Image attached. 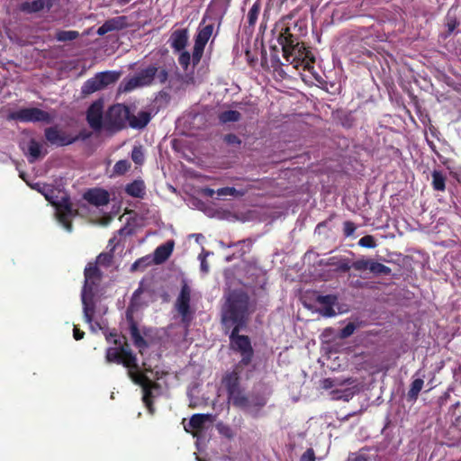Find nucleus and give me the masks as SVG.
<instances>
[{
  "label": "nucleus",
  "mask_w": 461,
  "mask_h": 461,
  "mask_svg": "<svg viewBox=\"0 0 461 461\" xmlns=\"http://www.w3.org/2000/svg\"><path fill=\"white\" fill-rule=\"evenodd\" d=\"M249 296L242 293H232V350L241 357L240 365L248 366L253 357V348L249 337L238 335L237 332L241 327L249 314Z\"/></svg>",
  "instance_id": "obj_1"
},
{
  "label": "nucleus",
  "mask_w": 461,
  "mask_h": 461,
  "mask_svg": "<svg viewBox=\"0 0 461 461\" xmlns=\"http://www.w3.org/2000/svg\"><path fill=\"white\" fill-rule=\"evenodd\" d=\"M117 348H108L105 358L107 362L122 364L129 369H138L137 358L131 352L129 344L125 341Z\"/></svg>",
  "instance_id": "obj_2"
},
{
  "label": "nucleus",
  "mask_w": 461,
  "mask_h": 461,
  "mask_svg": "<svg viewBox=\"0 0 461 461\" xmlns=\"http://www.w3.org/2000/svg\"><path fill=\"white\" fill-rule=\"evenodd\" d=\"M130 107L122 104H113L106 113L104 126L107 130L120 131L126 127L130 119Z\"/></svg>",
  "instance_id": "obj_3"
},
{
  "label": "nucleus",
  "mask_w": 461,
  "mask_h": 461,
  "mask_svg": "<svg viewBox=\"0 0 461 461\" xmlns=\"http://www.w3.org/2000/svg\"><path fill=\"white\" fill-rule=\"evenodd\" d=\"M191 287L186 281L182 282L180 293L176 300L175 308L181 317V322L188 328L194 318V312L190 308L191 302Z\"/></svg>",
  "instance_id": "obj_4"
},
{
  "label": "nucleus",
  "mask_w": 461,
  "mask_h": 461,
  "mask_svg": "<svg viewBox=\"0 0 461 461\" xmlns=\"http://www.w3.org/2000/svg\"><path fill=\"white\" fill-rule=\"evenodd\" d=\"M157 72L158 68L156 66H149L140 70L136 76L124 79L120 86V89L122 92L128 93L137 87L150 86L156 77Z\"/></svg>",
  "instance_id": "obj_5"
},
{
  "label": "nucleus",
  "mask_w": 461,
  "mask_h": 461,
  "mask_svg": "<svg viewBox=\"0 0 461 461\" xmlns=\"http://www.w3.org/2000/svg\"><path fill=\"white\" fill-rule=\"evenodd\" d=\"M9 120H14L22 122H45L50 123L52 116L46 111L37 107L22 108L8 115Z\"/></svg>",
  "instance_id": "obj_6"
},
{
  "label": "nucleus",
  "mask_w": 461,
  "mask_h": 461,
  "mask_svg": "<svg viewBox=\"0 0 461 461\" xmlns=\"http://www.w3.org/2000/svg\"><path fill=\"white\" fill-rule=\"evenodd\" d=\"M44 137L50 146L65 147L75 143V139H72V133L64 131L59 125L46 128L44 130Z\"/></svg>",
  "instance_id": "obj_7"
},
{
  "label": "nucleus",
  "mask_w": 461,
  "mask_h": 461,
  "mask_svg": "<svg viewBox=\"0 0 461 461\" xmlns=\"http://www.w3.org/2000/svg\"><path fill=\"white\" fill-rule=\"evenodd\" d=\"M142 389V402L147 407L149 413L153 415L155 413L154 399L161 394V386L158 383L150 381L143 384Z\"/></svg>",
  "instance_id": "obj_8"
},
{
  "label": "nucleus",
  "mask_w": 461,
  "mask_h": 461,
  "mask_svg": "<svg viewBox=\"0 0 461 461\" xmlns=\"http://www.w3.org/2000/svg\"><path fill=\"white\" fill-rule=\"evenodd\" d=\"M85 282L82 291H95L102 279V272L95 263L89 262L84 271Z\"/></svg>",
  "instance_id": "obj_9"
},
{
  "label": "nucleus",
  "mask_w": 461,
  "mask_h": 461,
  "mask_svg": "<svg viewBox=\"0 0 461 461\" xmlns=\"http://www.w3.org/2000/svg\"><path fill=\"white\" fill-rule=\"evenodd\" d=\"M103 103L98 100L94 102L86 112V121L95 131H100L103 127Z\"/></svg>",
  "instance_id": "obj_10"
},
{
  "label": "nucleus",
  "mask_w": 461,
  "mask_h": 461,
  "mask_svg": "<svg viewBox=\"0 0 461 461\" xmlns=\"http://www.w3.org/2000/svg\"><path fill=\"white\" fill-rule=\"evenodd\" d=\"M277 41L282 47L284 57L289 60V57L299 45L297 39L290 33L289 28H285L278 35Z\"/></svg>",
  "instance_id": "obj_11"
},
{
  "label": "nucleus",
  "mask_w": 461,
  "mask_h": 461,
  "mask_svg": "<svg viewBox=\"0 0 461 461\" xmlns=\"http://www.w3.org/2000/svg\"><path fill=\"white\" fill-rule=\"evenodd\" d=\"M210 414H194L187 424H184L185 430L194 437H198L204 429L205 423L210 420Z\"/></svg>",
  "instance_id": "obj_12"
},
{
  "label": "nucleus",
  "mask_w": 461,
  "mask_h": 461,
  "mask_svg": "<svg viewBox=\"0 0 461 461\" xmlns=\"http://www.w3.org/2000/svg\"><path fill=\"white\" fill-rule=\"evenodd\" d=\"M316 303L320 305L317 310L322 316L332 317L336 315L334 307L337 305L338 297L334 294L318 295Z\"/></svg>",
  "instance_id": "obj_13"
},
{
  "label": "nucleus",
  "mask_w": 461,
  "mask_h": 461,
  "mask_svg": "<svg viewBox=\"0 0 461 461\" xmlns=\"http://www.w3.org/2000/svg\"><path fill=\"white\" fill-rule=\"evenodd\" d=\"M95 291H82L81 300L83 304V313L86 322L92 324L95 312Z\"/></svg>",
  "instance_id": "obj_14"
},
{
  "label": "nucleus",
  "mask_w": 461,
  "mask_h": 461,
  "mask_svg": "<svg viewBox=\"0 0 461 461\" xmlns=\"http://www.w3.org/2000/svg\"><path fill=\"white\" fill-rule=\"evenodd\" d=\"M84 199L95 206H103L109 203L110 194L106 190L92 188L84 194Z\"/></svg>",
  "instance_id": "obj_15"
},
{
  "label": "nucleus",
  "mask_w": 461,
  "mask_h": 461,
  "mask_svg": "<svg viewBox=\"0 0 461 461\" xmlns=\"http://www.w3.org/2000/svg\"><path fill=\"white\" fill-rule=\"evenodd\" d=\"M59 211V221L63 224V226L68 230H72V223L69 218L74 215V211L72 208V203L69 202L68 198L63 199L59 204L58 205Z\"/></svg>",
  "instance_id": "obj_16"
},
{
  "label": "nucleus",
  "mask_w": 461,
  "mask_h": 461,
  "mask_svg": "<svg viewBox=\"0 0 461 461\" xmlns=\"http://www.w3.org/2000/svg\"><path fill=\"white\" fill-rule=\"evenodd\" d=\"M188 38L187 29H177L172 32L168 41L175 51H181L186 47Z\"/></svg>",
  "instance_id": "obj_17"
},
{
  "label": "nucleus",
  "mask_w": 461,
  "mask_h": 461,
  "mask_svg": "<svg viewBox=\"0 0 461 461\" xmlns=\"http://www.w3.org/2000/svg\"><path fill=\"white\" fill-rule=\"evenodd\" d=\"M127 321L129 322L130 326V333L133 341V344L136 348H148L147 341L143 339L141 336L137 322L134 321L133 317L131 315H129L127 313Z\"/></svg>",
  "instance_id": "obj_18"
},
{
  "label": "nucleus",
  "mask_w": 461,
  "mask_h": 461,
  "mask_svg": "<svg viewBox=\"0 0 461 461\" xmlns=\"http://www.w3.org/2000/svg\"><path fill=\"white\" fill-rule=\"evenodd\" d=\"M224 303L221 307V322L228 333L230 329V287H225L223 294Z\"/></svg>",
  "instance_id": "obj_19"
},
{
  "label": "nucleus",
  "mask_w": 461,
  "mask_h": 461,
  "mask_svg": "<svg viewBox=\"0 0 461 461\" xmlns=\"http://www.w3.org/2000/svg\"><path fill=\"white\" fill-rule=\"evenodd\" d=\"M151 120V113L145 111H140L137 115L130 112L129 125L132 129H143Z\"/></svg>",
  "instance_id": "obj_20"
},
{
  "label": "nucleus",
  "mask_w": 461,
  "mask_h": 461,
  "mask_svg": "<svg viewBox=\"0 0 461 461\" xmlns=\"http://www.w3.org/2000/svg\"><path fill=\"white\" fill-rule=\"evenodd\" d=\"M174 248V242L168 241L158 246L154 251V261L157 264L165 262L171 255Z\"/></svg>",
  "instance_id": "obj_21"
},
{
  "label": "nucleus",
  "mask_w": 461,
  "mask_h": 461,
  "mask_svg": "<svg viewBox=\"0 0 461 461\" xmlns=\"http://www.w3.org/2000/svg\"><path fill=\"white\" fill-rule=\"evenodd\" d=\"M145 188L143 180L137 179L126 185L125 192L131 197L143 198L146 194Z\"/></svg>",
  "instance_id": "obj_22"
},
{
  "label": "nucleus",
  "mask_w": 461,
  "mask_h": 461,
  "mask_svg": "<svg viewBox=\"0 0 461 461\" xmlns=\"http://www.w3.org/2000/svg\"><path fill=\"white\" fill-rule=\"evenodd\" d=\"M122 20H124V17H116L107 20L98 28L97 34L103 36L110 32L122 29Z\"/></svg>",
  "instance_id": "obj_23"
},
{
  "label": "nucleus",
  "mask_w": 461,
  "mask_h": 461,
  "mask_svg": "<svg viewBox=\"0 0 461 461\" xmlns=\"http://www.w3.org/2000/svg\"><path fill=\"white\" fill-rule=\"evenodd\" d=\"M213 24H204V21L200 25L198 29V32L195 36L194 43L202 45L205 47L208 42L210 37L212 34Z\"/></svg>",
  "instance_id": "obj_24"
},
{
  "label": "nucleus",
  "mask_w": 461,
  "mask_h": 461,
  "mask_svg": "<svg viewBox=\"0 0 461 461\" xmlns=\"http://www.w3.org/2000/svg\"><path fill=\"white\" fill-rule=\"evenodd\" d=\"M102 89H104L102 82H100L99 77L97 76V74H95V77L87 79L84 83L82 86V93L84 95H90Z\"/></svg>",
  "instance_id": "obj_25"
},
{
  "label": "nucleus",
  "mask_w": 461,
  "mask_h": 461,
  "mask_svg": "<svg viewBox=\"0 0 461 461\" xmlns=\"http://www.w3.org/2000/svg\"><path fill=\"white\" fill-rule=\"evenodd\" d=\"M46 4L47 0L26 1L21 5V10L28 14L37 13L43 10Z\"/></svg>",
  "instance_id": "obj_26"
},
{
  "label": "nucleus",
  "mask_w": 461,
  "mask_h": 461,
  "mask_svg": "<svg viewBox=\"0 0 461 461\" xmlns=\"http://www.w3.org/2000/svg\"><path fill=\"white\" fill-rule=\"evenodd\" d=\"M97 76L104 88L109 85L115 83L120 77V73L115 71H104L97 73Z\"/></svg>",
  "instance_id": "obj_27"
},
{
  "label": "nucleus",
  "mask_w": 461,
  "mask_h": 461,
  "mask_svg": "<svg viewBox=\"0 0 461 461\" xmlns=\"http://www.w3.org/2000/svg\"><path fill=\"white\" fill-rule=\"evenodd\" d=\"M424 384V381L421 377L414 379L411 384V388L408 392V398L410 400H416L420 392L421 391Z\"/></svg>",
  "instance_id": "obj_28"
},
{
  "label": "nucleus",
  "mask_w": 461,
  "mask_h": 461,
  "mask_svg": "<svg viewBox=\"0 0 461 461\" xmlns=\"http://www.w3.org/2000/svg\"><path fill=\"white\" fill-rule=\"evenodd\" d=\"M28 152L30 157L32 158V159H29V161H35L41 155V145L34 139H32L28 144Z\"/></svg>",
  "instance_id": "obj_29"
},
{
  "label": "nucleus",
  "mask_w": 461,
  "mask_h": 461,
  "mask_svg": "<svg viewBox=\"0 0 461 461\" xmlns=\"http://www.w3.org/2000/svg\"><path fill=\"white\" fill-rule=\"evenodd\" d=\"M79 37V32L77 31H58L56 32L55 38L58 41H71Z\"/></svg>",
  "instance_id": "obj_30"
},
{
  "label": "nucleus",
  "mask_w": 461,
  "mask_h": 461,
  "mask_svg": "<svg viewBox=\"0 0 461 461\" xmlns=\"http://www.w3.org/2000/svg\"><path fill=\"white\" fill-rule=\"evenodd\" d=\"M370 272H372L375 275H384L387 276L391 274V268L387 266L381 264L379 262L374 261L371 259L370 264Z\"/></svg>",
  "instance_id": "obj_31"
},
{
  "label": "nucleus",
  "mask_w": 461,
  "mask_h": 461,
  "mask_svg": "<svg viewBox=\"0 0 461 461\" xmlns=\"http://www.w3.org/2000/svg\"><path fill=\"white\" fill-rule=\"evenodd\" d=\"M131 168V163L127 159H121L115 163L113 168L114 176H122Z\"/></svg>",
  "instance_id": "obj_32"
},
{
  "label": "nucleus",
  "mask_w": 461,
  "mask_h": 461,
  "mask_svg": "<svg viewBox=\"0 0 461 461\" xmlns=\"http://www.w3.org/2000/svg\"><path fill=\"white\" fill-rule=\"evenodd\" d=\"M202 194L204 196L211 197V198H212L215 194H217V196L230 195V186L222 187V188L218 189L217 191H215L212 188L205 187V188L202 189Z\"/></svg>",
  "instance_id": "obj_33"
},
{
  "label": "nucleus",
  "mask_w": 461,
  "mask_h": 461,
  "mask_svg": "<svg viewBox=\"0 0 461 461\" xmlns=\"http://www.w3.org/2000/svg\"><path fill=\"white\" fill-rule=\"evenodd\" d=\"M236 374H237L236 371H232V381L234 380V378H235L234 375ZM235 393H236V388H235L234 383L232 382V391H231L232 402L239 406L249 407V403L250 402V401L249 399H247L246 397L236 396Z\"/></svg>",
  "instance_id": "obj_34"
},
{
  "label": "nucleus",
  "mask_w": 461,
  "mask_h": 461,
  "mask_svg": "<svg viewBox=\"0 0 461 461\" xmlns=\"http://www.w3.org/2000/svg\"><path fill=\"white\" fill-rule=\"evenodd\" d=\"M113 259V250L111 249L110 252H103L98 255L96 258L95 264H99L100 266L108 267L112 265Z\"/></svg>",
  "instance_id": "obj_35"
},
{
  "label": "nucleus",
  "mask_w": 461,
  "mask_h": 461,
  "mask_svg": "<svg viewBox=\"0 0 461 461\" xmlns=\"http://www.w3.org/2000/svg\"><path fill=\"white\" fill-rule=\"evenodd\" d=\"M432 185L435 190L444 191L445 190V177L438 171L432 173Z\"/></svg>",
  "instance_id": "obj_36"
},
{
  "label": "nucleus",
  "mask_w": 461,
  "mask_h": 461,
  "mask_svg": "<svg viewBox=\"0 0 461 461\" xmlns=\"http://www.w3.org/2000/svg\"><path fill=\"white\" fill-rule=\"evenodd\" d=\"M131 159L136 165L141 166L145 161V156L141 146H134L131 150Z\"/></svg>",
  "instance_id": "obj_37"
},
{
  "label": "nucleus",
  "mask_w": 461,
  "mask_h": 461,
  "mask_svg": "<svg viewBox=\"0 0 461 461\" xmlns=\"http://www.w3.org/2000/svg\"><path fill=\"white\" fill-rule=\"evenodd\" d=\"M343 384H351L352 381L350 379H347V380H344L343 382H341L338 378H334V379L327 378L322 381V387L324 389H331V388H335L339 385H341Z\"/></svg>",
  "instance_id": "obj_38"
},
{
  "label": "nucleus",
  "mask_w": 461,
  "mask_h": 461,
  "mask_svg": "<svg viewBox=\"0 0 461 461\" xmlns=\"http://www.w3.org/2000/svg\"><path fill=\"white\" fill-rule=\"evenodd\" d=\"M259 13H260V6L258 4L256 3L249 9L248 15H247V20L250 26H253L257 23Z\"/></svg>",
  "instance_id": "obj_39"
},
{
  "label": "nucleus",
  "mask_w": 461,
  "mask_h": 461,
  "mask_svg": "<svg viewBox=\"0 0 461 461\" xmlns=\"http://www.w3.org/2000/svg\"><path fill=\"white\" fill-rule=\"evenodd\" d=\"M129 375L130 377L131 378V380L136 384H139L141 386V388L143 387V384H148L149 382H150L151 380L147 376L145 375L144 374H141V373H134L132 372L131 369L129 370Z\"/></svg>",
  "instance_id": "obj_40"
},
{
  "label": "nucleus",
  "mask_w": 461,
  "mask_h": 461,
  "mask_svg": "<svg viewBox=\"0 0 461 461\" xmlns=\"http://www.w3.org/2000/svg\"><path fill=\"white\" fill-rule=\"evenodd\" d=\"M203 50V46L194 43L193 54L191 56V59L193 61L194 66L197 65L200 62Z\"/></svg>",
  "instance_id": "obj_41"
},
{
  "label": "nucleus",
  "mask_w": 461,
  "mask_h": 461,
  "mask_svg": "<svg viewBox=\"0 0 461 461\" xmlns=\"http://www.w3.org/2000/svg\"><path fill=\"white\" fill-rule=\"evenodd\" d=\"M371 259L360 258L352 263V267L357 271L370 269Z\"/></svg>",
  "instance_id": "obj_42"
},
{
  "label": "nucleus",
  "mask_w": 461,
  "mask_h": 461,
  "mask_svg": "<svg viewBox=\"0 0 461 461\" xmlns=\"http://www.w3.org/2000/svg\"><path fill=\"white\" fill-rule=\"evenodd\" d=\"M358 245L363 248L374 249L376 247V242L373 236L366 235L358 240Z\"/></svg>",
  "instance_id": "obj_43"
},
{
  "label": "nucleus",
  "mask_w": 461,
  "mask_h": 461,
  "mask_svg": "<svg viewBox=\"0 0 461 461\" xmlns=\"http://www.w3.org/2000/svg\"><path fill=\"white\" fill-rule=\"evenodd\" d=\"M144 290L145 289L143 286V281H140L139 287L132 294L131 300V305L137 306L140 304L139 299H140V295L143 294Z\"/></svg>",
  "instance_id": "obj_44"
},
{
  "label": "nucleus",
  "mask_w": 461,
  "mask_h": 461,
  "mask_svg": "<svg viewBox=\"0 0 461 461\" xmlns=\"http://www.w3.org/2000/svg\"><path fill=\"white\" fill-rule=\"evenodd\" d=\"M357 329V326L353 323V322H349L341 330H340V333H339V338L340 339H347L348 337H350L355 330Z\"/></svg>",
  "instance_id": "obj_45"
},
{
  "label": "nucleus",
  "mask_w": 461,
  "mask_h": 461,
  "mask_svg": "<svg viewBox=\"0 0 461 461\" xmlns=\"http://www.w3.org/2000/svg\"><path fill=\"white\" fill-rule=\"evenodd\" d=\"M222 386L227 392V403L230 402V373H226L222 377Z\"/></svg>",
  "instance_id": "obj_46"
},
{
  "label": "nucleus",
  "mask_w": 461,
  "mask_h": 461,
  "mask_svg": "<svg viewBox=\"0 0 461 461\" xmlns=\"http://www.w3.org/2000/svg\"><path fill=\"white\" fill-rule=\"evenodd\" d=\"M348 461H375L366 452H359L357 454H353Z\"/></svg>",
  "instance_id": "obj_47"
},
{
  "label": "nucleus",
  "mask_w": 461,
  "mask_h": 461,
  "mask_svg": "<svg viewBox=\"0 0 461 461\" xmlns=\"http://www.w3.org/2000/svg\"><path fill=\"white\" fill-rule=\"evenodd\" d=\"M191 61V55L188 51H183L178 58L179 64L186 69Z\"/></svg>",
  "instance_id": "obj_48"
},
{
  "label": "nucleus",
  "mask_w": 461,
  "mask_h": 461,
  "mask_svg": "<svg viewBox=\"0 0 461 461\" xmlns=\"http://www.w3.org/2000/svg\"><path fill=\"white\" fill-rule=\"evenodd\" d=\"M333 399H344L346 401L348 400L352 395V392L350 390H346L344 392H339L338 390H334L331 392Z\"/></svg>",
  "instance_id": "obj_49"
},
{
  "label": "nucleus",
  "mask_w": 461,
  "mask_h": 461,
  "mask_svg": "<svg viewBox=\"0 0 461 461\" xmlns=\"http://www.w3.org/2000/svg\"><path fill=\"white\" fill-rule=\"evenodd\" d=\"M356 230V226L352 221H345L343 224V231L346 237L352 236Z\"/></svg>",
  "instance_id": "obj_50"
},
{
  "label": "nucleus",
  "mask_w": 461,
  "mask_h": 461,
  "mask_svg": "<svg viewBox=\"0 0 461 461\" xmlns=\"http://www.w3.org/2000/svg\"><path fill=\"white\" fill-rule=\"evenodd\" d=\"M156 77L158 78L160 84L166 83L168 78V72L166 68H158V72L156 74Z\"/></svg>",
  "instance_id": "obj_51"
},
{
  "label": "nucleus",
  "mask_w": 461,
  "mask_h": 461,
  "mask_svg": "<svg viewBox=\"0 0 461 461\" xmlns=\"http://www.w3.org/2000/svg\"><path fill=\"white\" fill-rule=\"evenodd\" d=\"M337 266L338 269L346 272L348 271L352 267V264H349V261L348 259H340L337 263H333Z\"/></svg>",
  "instance_id": "obj_52"
},
{
  "label": "nucleus",
  "mask_w": 461,
  "mask_h": 461,
  "mask_svg": "<svg viewBox=\"0 0 461 461\" xmlns=\"http://www.w3.org/2000/svg\"><path fill=\"white\" fill-rule=\"evenodd\" d=\"M207 255H208V253L199 255V259L201 261L200 268H201V271L204 274H207L209 272V265L206 261Z\"/></svg>",
  "instance_id": "obj_53"
},
{
  "label": "nucleus",
  "mask_w": 461,
  "mask_h": 461,
  "mask_svg": "<svg viewBox=\"0 0 461 461\" xmlns=\"http://www.w3.org/2000/svg\"><path fill=\"white\" fill-rule=\"evenodd\" d=\"M90 137H91V132H89L86 130L79 131L78 134H76V135L72 134V139H75V142H77V140H86Z\"/></svg>",
  "instance_id": "obj_54"
},
{
  "label": "nucleus",
  "mask_w": 461,
  "mask_h": 461,
  "mask_svg": "<svg viewBox=\"0 0 461 461\" xmlns=\"http://www.w3.org/2000/svg\"><path fill=\"white\" fill-rule=\"evenodd\" d=\"M301 461H315L314 452L312 449L306 450L301 457Z\"/></svg>",
  "instance_id": "obj_55"
},
{
  "label": "nucleus",
  "mask_w": 461,
  "mask_h": 461,
  "mask_svg": "<svg viewBox=\"0 0 461 461\" xmlns=\"http://www.w3.org/2000/svg\"><path fill=\"white\" fill-rule=\"evenodd\" d=\"M219 120L221 123H227L230 122V110H226L220 113Z\"/></svg>",
  "instance_id": "obj_56"
},
{
  "label": "nucleus",
  "mask_w": 461,
  "mask_h": 461,
  "mask_svg": "<svg viewBox=\"0 0 461 461\" xmlns=\"http://www.w3.org/2000/svg\"><path fill=\"white\" fill-rule=\"evenodd\" d=\"M113 338V343L114 345H121V339L118 337L116 331L110 332L109 335L106 336V339L110 342L111 339Z\"/></svg>",
  "instance_id": "obj_57"
},
{
  "label": "nucleus",
  "mask_w": 461,
  "mask_h": 461,
  "mask_svg": "<svg viewBox=\"0 0 461 461\" xmlns=\"http://www.w3.org/2000/svg\"><path fill=\"white\" fill-rule=\"evenodd\" d=\"M85 332L78 329L77 326H74L73 329V337L76 340H80L84 338Z\"/></svg>",
  "instance_id": "obj_58"
},
{
  "label": "nucleus",
  "mask_w": 461,
  "mask_h": 461,
  "mask_svg": "<svg viewBox=\"0 0 461 461\" xmlns=\"http://www.w3.org/2000/svg\"><path fill=\"white\" fill-rule=\"evenodd\" d=\"M457 26V23L455 18H451L448 14L447 16V27L449 32H453L455 28Z\"/></svg>",
  "instance_id": "obj_59"
},
{
  "label": "nucleus",
  "mask_w": 461,
  "mask_h": 461,
  "mask_svg": "<svg viewBox=\"0 0 461 461\" xmlns=\"http://www.w3.org/2000/svg\"><path fill=\"white\" fill-rule=\"evenodd\" d=\"M144 262H145L144 258H139L132 264L131 270L134 271V270L139 269L140 267L144 266Z\"/></svg>",
  "instance_id": "obj_60"
},
{
  "label": "nucleus",
  "mask_w": 461,
  "mask_h": 461,
  "mask_svg": "<svg viewBox=\"0 0 461 461\" xmlns=\"http://www.w3.org/2000/svg\"><path fill=\"white\" fill-rule=\"evenodd\" d=\"M241 118V114L239 111L232 110V122H237Z\"/></svg>",
  "instance_id": "obj_61"
},
{
  "label": "nucleus",
  "mask_w": 461,
  "mask_h": 461,
  "mask_svg": "<svg viewBox=\"0 0 461 461\" xmlns=\"http://www.w3.org/2000/svg\"><path fill=\"white\" fill-rule=\"evenodd\" d=\"M223 140L226 143L230 144V133L225 134Z\"/></svg>",
  "instance_id": "obj_62"
},
{
  "label": "nucleus",
  "mask_w": 461,
  "mask_h": 461,
  "mask_svg": "<svg viewBox=\"0 0 461 461\" xmlns=\"http://www.w3.org/2000/svg\"><path fill=\"white\" fill-rule=\"evenodd\" d=\"M231 141H232V144H234V143H240V140L237 137L233 136V135H232Z\"/></svg>",
  "instance_id": "obj_63"
},
{
  "label": "nucleus",
  "mask_w": 461,
  "mask_h": 461,
  "mask_svg": "<svg viewBox=\"0 0 461 461\" xmlns=\"http://www.w3.org/2000/svg\"><path fill=\"white\" fill-rule=\"evenodd\" d=\"M265 403H266V402H265V400H264V399H260V400L257 402V404H258V406H264V405H265Z\"/></svg>",
  "instance_id": "obj_64"
}]
</instances>
